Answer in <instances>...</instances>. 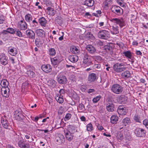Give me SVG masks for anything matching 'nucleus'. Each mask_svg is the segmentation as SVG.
<instances>
[{
    "mask_svg": "<svg viewBox=\"0 0 148 148\" xmlns=\"http://www.w3.org/2000/svg\"><path fill=\"white\" fill-rule=\"evenodd\" d=\"M114 71L117 73H120L126 70L125 64L123 63H117L113 66Z\"/></svg>",
    "mask_w": 148,
    "mask_h": 148,
    "instance_id": "nucleus-1",
    "label": "nucleus"
},
{
    "mask_svg": "<svg viewBox=\"0 0 148 148\" xmlns=\"http://www.w3.org/2000/svg\"><path fill=\"white\" fill-rule=\"evenodd\" d=\"M98 36L100 38L106 39L110 36V32L106 30H101L98 33Z\"/></svg>",
    "mask_w": 148,
    "mask_h": 148,
    "instance_id": "nucleus-2",
    "label": "nucleus"
},
{
    "mask_svg": "<svg viewBox=\"0 0 148 148\" xmlns=\"http://www.w3.org/2000/svg\"><path fill=\"white\" fill-rule=\"evenodd\" d=\"M111 90L114 93L119 94L122 92L123 89V87L120 85L114 84L112 86Z\"/></svg>",
    "mask_w": 148,
    "mask_h": 148,
    "instance_id": "nucleus-3",
    "label": "nucleus"
},
{
    "mask_svg": "<svg viewBox=\"0 0 148 148\" xmlns=\"http://www.w3.org/2000/svg\"><path fill=\"white\" fill-rule=\"evenodd\" d=\"M146 131L141 128H137L135 130V134L138 137H143L146 135Z\"/></svg>",
    "mask_w": 148,
    "mask_h": 148,
    "instance_id": "nucleus-4",
    "label": "nucleus"
},
{
    "mask_svg": "<svg viewBox=\"0 0 148 148\" xmlns=\"http://www.w3.org/2000/svg\"><path fill=\"white\" fill-rule=\"evenodd\" d=\"M84 60L83 64L86 66H90L92 64L90 58H89L88 55L87 53L85 52L83 53Z\"/></svg>",
    "mask_w": 148,
    "mask_h": 148,
    "instance_id": "nucleus-5",
    "label": "nucleus"
},
{
    "mask_svg": "<svg viewBox=\"0 0 148 148\" xmlns=\"http://www.w3.org/2000/svg\"><path fill=\"white\" fill-rule=\"evenodd\" d=\"M25 33L27 37L30 39L33 40V41H34V39L35 38V33L32 30L28 29L26 31Z\"/></svg>",
    "mask_w": 148,
    "mask_h": 148,
    "instance_id": "nucleus-6",
    "label": "nucleus"
},
{
    "mask_svg": "<svg viewBox=\"0 0 148 148\" xmlns=\"http://www.w3.org/2000/svg\"><path fill=\"white\" fill-rule=\"evenodd\" d=\"M110 21L112 22H114L117 24L119 25L121 27H122L125 26V23L123 19L121 18L119 19L117 18H111Z\"/></svg>",
    "mask_w": 148,
    "mask_h": 148,
    "instance_id": "nucleus-7",
    "label": "nucleus"
},
{
    "mask_svg": "<svg viewBox=\"0 0 148 148\" xmlns=\"http://www.w3.org/2000/svg\"><path fill=\"white\" fill-rule=\"evenodd\" d=\"M97 79L96 75L95 73H91L89 75L88 78V82L89 83H92Z\"/></svg>",
    "mask_w": 148,
    "mask_h": 148,
    "instance_id": "nucleus-8",
    "label": "nucleus"
},
{
    "mask_svg": "<svg viewBox=\"0 0 148 148\" xmlns=\"http://www.w3.org/2000/svg\"><path fill=\"white\" fill-rule=\"evenodd\" d=\"M58 82L61 84H65L67 81L66 76L64 75H60L57 77Z\"/></svg>",
    "mask_w": 148,
    "mask_h": 148,
    "instance_id": "nucleus-9",
    "label": "nucleus"
},
{
    "mask_svg": "<svg viewBox=\"0 0 148 148\" xmlns=\"http://www.w3.org/2000/svg\"><path fill=\"white\" fill-rule=\"evenodd\" d=\"M127 97L124 95H120L117 98V101L121 104L125 103L127 102Z\"/></svg>",
    "mask_w": 148,
    "mask_h": 148,
    "instance_id": "nucleus-10",
    "label": "nucleus"
},
{
    "mask_svg": "<svg viewBox=\"0 0 148 148\" xmlns=\"http://www.w3.org/2000/svg\"><path fill=\"white\" fill-rule=\"evenodd\" d=\"M8 58L5 56L4 54H1L0 55V60L1 64L5 65L8 63L7 60Z\"/></svg>",
    "mask_w": 148,
    "mask_h": 148,
    "instance_id": "nucleus-11",
    "label": "nucleus"
},
{
    "mask_svg": "<svg viewBox=\"0 0 148 148\" xmlns=\"http://www.w3.org/2000/svg\"><path fill=\"white\" fill-rule=\"evenodd\" d=\"M1 123L3 127L5 129H8L9 127V123L6 117L4 116L2 117Z\"/></svg>",
    "mask_w": 148,
    "mask_h": 148,
    "instance_id": "nucleus-12",
    "label": "nucleus"
},
{
    "mask_svg": "<svg viewBox=\"0 0 148 148\" xmlns=\"http://www.w3.org/2000/svg\"><path fill=\"white\" fill-rule=\"evenodd\" d=\"M41 69L43 71L47 73H50L52 70L51 65L48 64L42 65L41 66Z\"/></svg>",
    "mask_w": 148,
    "mask_h": 148,
    "instance_id": "nucleus-13",
    "label": "nucleus"
},
{
    "mask_svg": "<svg viewBox=\"0 0 148 148\" xmlns=\"http://www.w3.org/2000/svg\"><path fill=\"white\" fill-rule=\"evenodd\" d=\"M65 138L64 136L62 134H59L58 137L56 138V141L59 144L64 143L65 141Z\"/></svg>",
    "mask_w": 148,
    "mask_h": 148,
    "instance_id": "nucleus-14",
    "label": "nucleus"
},
{
    "mask_svg": "<svg viewBox=\"0 0 148 148\" xmlns=\"http://www.w3.org/2000/svg\"><path fill=\"white\" fill-rule=\"evenodd\" d=\"M18 146L20 148H29V145L27 143H25L23 140H19L18 143Z\"/></svg>",
    "mask_w": 148,
    "mask_h": 148,
    "instance_id": "nucleus-15",
    "label": "nucleus"
},
{
    "mask_svg": "<svg viewBox=\"0 0 148 148\" xmlns=\"http://www.w3.org/2000/svg\"><path fill=\"white\" fill-rule=\"evenodd\" d=\"M86 48L88 53L90 54H93L96 51L95 47L91 45H88Z\"/></svg>",
    "mask_w": 148,
    "mask_h": 148,
    "instance_id": "nucleus-16",
    "label": "nucleus"
},
{
    "mask_svg": "<svg viewBox=\"0 0 148 148\" xmlns=\"http://www.w3.org/2000/svg\"><path fill=\"white\" fill-rule=\"evenodd\" d=\"M106 108L108 111L112 112L114 110V105L111 101H109L107 104Z\"/></svg>",
    "mask_w": 148,
    "mask_h": 148,
    "instance_id": "nucleus-17",
    "label": "nucleus"
},
{
    "mask_svg": "<svg viewBox=\"0 0 148 148\" xmlns=\"http://www.w3.org/2000/svg\"><path fill=\"white\" fill-rule=\"evenodd\" d=\"M65 133V136L66 139L69 141L70 142L73 139V134L67 131L66 132H64Z\"/></svg>",
    "mask_w": 148,
    "mask_h": 148,
    "instance_id": "nucleus-18",
    "label": "nucleus"
},
{
    "mask_svg": "<svg viewBox=\"0 0 148 148\" xmlns=\"http://www.w3.org/2000/svg\"><path fill=\"white\" fill-rule=\"evenodd\" d=\"M36 32L37 36L41 37H45V32L42 29H39L36 30Z\"/></svg>",
    "mask_w": 148,
    "mask_h": 148,
    "instance_id": "nucleus-19",
    "label": "nucleus"
},
{
    "mask_svg": "<svg viewBox=\"0 0 148 148\" xmlns=\"http://www.w3.org/2000/svg\"><path fill=\"white\" fill-rule=\"evenodd\" d=\"M125 108L122 106L119 107L117 110V112L119 114L122 115H125L126 114Z\"/></svg>",
    "mask_w": 148,
    "mask_h": 148,
    "instance_id": "nucleus-20",
    "label": "nucleus"
},
{
    "mask_svg": "<svg viewBox=\"0 0 148 148\" xmlns=\"http://www.w3.org/2000/svg\"><path fill=\"white\" fill-rule=\"evenodd\" d=\"M69 60L71 62L75 63L78 60V57L76 55H70L69 57Z\"/></svg>",
    "mask_w": 148,
    "mask_h": 148,
    "instance_id": "nucleus-21",
    "label": "nucleus"
},
{
    "mask_svg": "<svg viewBox=\"0 0 148 148\" xmlns=\"http://www.w3.org/2000/svg\"><path fill=\"white\" fill-rule=\"evenodd\" d=\"M123 53L124 54L125 56L128 58L133 60V58L132 57V53L130 51H124L123 52Z\"/></svg>",
    "mask_w": 148,
    "mask_h": 148,
    "instance_id": "nucleus-22",
    "label": "nucleus"
},
{
    "mask_svg": "<svg viewBox=\"0 0 148 148\" xmlns=\"http://www.w3.org/2000/svg\"><path fill=\"white\" fill-rule=\"evenodd\" d=\"M121 76L124 78L127 79L130 77L131 73L129 71H125L121 73Z\"/></svg>",
    "mask_w": 148,
    "mask_h": 148,
    "instance_id": "nucleus-23",
    "label": "nucleus"
},
{
    "mask_svg": "<svg viewBox=\"0 0 148 148\" xmlns=\"http://www.w3.org/2000/svg\"><path fill=\"white\" fill-rule=\"evenodd\" d=\"M38 22L41 26L45 27L47 23V21L44 17H42L39 19Z\"/></svg>",
    "mask_w": 148,
    "mask_h": 148,
    "instance_id": "nucleus-24",
    "label": "nucleus"
},
{
    "mask_svg": "<svg viewBox=\"0 0 148 148\" xmlns=\"http://www.w3.org/2000/svg\"><path fill=\"white\" fill-rule=\"evenodd\" d=\"M94 3L93 0H86L84 2V5L89 7L92 6Z\"/></svg>",
    "mask_w": 148,
    "mask_h": 148,
    "instance_id": "nucleus-25",
    "label": "nucleus"
},
{
    "mask_svg": "<svg viewBox=\"0 0 148 148\" xmlns=\"http://www.w3.org/2000/svg\"><path fill=\"white\" fill-rule=\"evenodd\" d=\"M63 20V18L61 17L58 16L55 18V22L56 24L61 25L62 24Z\"/></svg>",
    "mask_w": 148,
    "mask_h": 148,
    "instance_id": "nucleus-26",
    "label": "nucleus"
},
{
    "mask_svg": "<svg viewBox=\"0 0 148 148\" xmlns=\"http://www.w3.org/2000/svg\"><path fill=\"white\" fill-rule=\"evenodd\" d=\"M118 120V117L115 115L112 116L110 118V122L112 124H116Z\"/></svg>",
    "mask_w": 148,
    "mask_h": 148,
    "instance_id": "nucleus-27",
    "label": "nucleus"
},
{
    "mask_svg": "<svg viewBox=\"0 0 148 148\" xmlns=\"http://www.w3.org/2000/svg\"><path fill=\"white\" fill-rule=\"evenodd\" d=\"M76 127L74 125H70L69 127L68 130V131L70 132L73 134L76 131Z\"/></svg>",
    "mask_w": 148,
    "mask_h": 148,
    "instance_id": "nucleus-28",
    "label": "nucleus"
},
{
    "mask_svg": "<svg viewBox=\"0 0 148 148\" xmlns=\"http://www.w3.org/2000/svg\"><path fill=\"white\" fill-rule=\"evenodd\" d=\"M122 122L124 125L126 126L130 123L131 120L129 118L126 117L123 119Z\"/></svg>",
    "mask_w": 148,
    "mask_h": 148,
    "instance_id": "nucleus-29",
    "label": "nucleus"
},
{
    "mask_svg": "<svg viewBox=\"0 0 148 148\" xmlns=\"http://www.w3.org/2000/svg\"><path fill=\"white\" fill-rule=\"evenodd\" d=\"M55 99L58 102L60 103H62L63 102V98L62 96H61V95H58L55 97Z\"/></svg>",
    "mask_w": 148,
    "mask_h": 148,
    "instance_id": "nucleus-30",
    "label": "nucleus"
},
{
    "mask_svg": "<svg viewBox=\"0 0 148 148\" xmlns=\"http://www.w3.org/2000/svg\"><path fill=\"white\" fill-rule=\"evenodd\" d=\"M27 24L26 22L20 23V28L21 30H25L27 28Z\"/></svg>",
    "mask_w": 148,
    "mask_h": 148,
    "instance_id": "nucleus-31",
    "label": "nucleus"
},
{
    "mask_svg": "<svg viewBox=\"0 0 148 148\" xmlns=\"http://www.w3.org/2000/svg\"><path fill=\"white\" fill-rule=\"evenodd\" d=\"M10 90L9 88H8V92H7V90L2 92L1 91V95L2 96L6 98L9 97L10 95L9 94Z\"/></svg>",
    "mask_w": 148,
    "mask_h": 148,
    "instance_id": "nucleus-32",
    "label": "nucleus"
},
{
    "mask_svg": "<svg viewBox=\"0 0 148 148\" xmlns=\"http://www.w3.org/2000/svg\"><path fill=\"white\" fill-rule=\"evenodd\" d=\"M116 138L119 141H121L122 140L123 138V133L120 132H118Z\"/></svg>",
    "mask_w": 148,
    "mask_h": 148,
    "instance_id": "nucleus-33",
    "label": "nucleus"
},
{
    "mask_svg": "<svg viewBox=\"0 0 148 148\" xmlns=\"http://www.w3.org/2000/svg\"><path fill=\"white\" fill-rule=\"evenodd\" d=\"M25 18L26 21L27 22H29L30 21H32V15L29 14H27L25 16Z\"/></svg>",
    "mask_w": 148,
    "mask_h": 148,
    "instance_id": "nucleus-34",
    "label": "nucleus"
},
{
    "mask_svg": "<svg viewBox=\"0 0 148 148\" xmlns=\"http://www.w3.org/2000/svg\"><path fill=\"white\" fill-rule=\"evenodd\" d=\"M15 118L16 120L20 121L23 119L24 118V116L22 114H19L18 115H16L15 116Z\"/></svg>",
    "mask_w": 148,
    "mask_h": 148,
    "instance_id": "nucleus-35",
    "label": "nucleus"
},
{
    "mask_svg": "<svg viewBox=\"0 0 148 148\" xmlns=\"http://www.w3.org/2000/svg\"><path fill=\"white\" fill-rule=\"evenodd\" d=\"M103 48L104 49L108 52L111 51L112 50V47L110 45H105Z\"/></svg>",
    "mask_w": 148,
    "mask_h": 148,
    "instance_id": "nucleus-36",
    "label": "nucleus"
},
{
    "mask_svg": "<svg viewBox=\"0 0 148 148\" xmlns=\"http://www.w3.org/2000/svg\"><path fill=\"white\" fill-rule=\"evenodd\" d=\"M78 109L80 110L79 112H84L85 110V106L82 103H81L79 104Z\"/></svg>",
    "mask_w": 148,
    "mask_h": 148,
    "instance_id": "nucleus-37",
    "label": "nucleus"
},
{
    "mask_svg": "<svg viewBox=\"0 0 148 148\" xmlns=\"http://www.w3.org/2000/svg\"><path fill=\"white\" fill-rule=\"evenodd\" d=\"M8 82L6 80H2L1 83V86H3L5 87H8Z\"/></svg>",
    "mask_w": 148,
    "mask_h": 148,
    "instance_id": "nucleus-38",
    "label": "nucleus"
},
{
    "mask_svg": "<svg viewBox=\"0 0 148 148\" xmlns=\"http://www.w3.org/2000/svg\"><path fill=\"white\" fill-rule=\"evenodd\" d=\"M47 10L49 12V14L51 15H54L55 14L56 12L53 8L48 7L47 8Z\"/></svg>",
    "mask_w": 148,
    "mask_h": 148,
    "instance_id": "nucleus-39",
    "label": "nucleus"
},
{
    "mask_svg": "<svg viewBox=\"0 0 148 148\" xmlns=\"http://www.w3.org/2000/svg\"><path fill=\"white\" fill-rule=\"evenodd\" d=\"M27 73L30 77H35V73L31 70H27Z\"/></svg>",
    "mask_w": 148,
    "mask_h": 148,
    "instance_id": "nucleus-40",
    "label": "nucleus"
},
{
    "mask_svg": "<svg viewBox=\"0 0 148 148\" xmlns=\"http://www.w3.org/2000/svg\"><path fill=\"white\" fill-rule=\"evenodd\" d=\"M120 8L119 6H116L114 8V10H112V11L117 14H119L120 13Z\"/></svg>",
    "mask_w": 148,
    "mask_h": 148,
    "instance_id": "nucleus-41",
    "label": "nucleus"
},
{
    "mask_svg": "<svg viewBox=\"0 0 148 148\" xmlns=\"http://www.w3.org/2000/svg\"><path fill=\"white\" fill-rule=\"evenodd\" d=\"M48 83L50 86L54 87L56 85V82L55 80L51 79L48 81Z\"/></svg>",
    "mask_w": 148,
    "mask_h": 148,
    "instance_id": "nucleus-42",
    "label": "nucleus"
},
{
    "mask_svg": "<svg viewBox=\"0 0 148 148\" xmlns=\"http://www.w3.org/2000/svg\"><path fill=\"white\" fill-rule=\"evenodd\" d=\"M51 61L53 65H56L59 63V60L56 58H54L51 59Z\"/></svg>",
    "mask_w": 148,
    "mask_h": 148,
    "instance_id": "nucleus-43",
    "label": "nucleus"
},
{
    "mask_svg": "<svg viewBox=\"0 0 148 148\" xmlns=\"http://www.w3.org/2000/svg\"><path fill=\"white\" fill-rule=\"evenodd\" d=\"M49 55L51 56H54L56 53L55 49L53 48H51L49 49Z\"/></svg>",
    "mask_w": 148,
    "mask_h": 148,
    "instance_id": "nucleus-44",
    "label": "nucleus"
},
{
    "mask_svg": "<svg viewBox=\"0 0 148 148\" xmlns=\"http://www.w3.org/2000/svg\"><path fill=\"white\" fill-rule=\"evenodd\" d=\"M101 98V96L100 95L97 96L95 97L92 100V101L93 103H96L98 101H99Z\"/></svg>",
    "mask_w": 148,
    "mask_h": 148,
    "instance_id": "nucleus-45",
    "label": "nucleus"
},
{
    "mask_svg": "<svg viewBox=\"0 0 148 148\" xmlns=\"http://www.w3.org/2000/svg\"><path fill=\"white\" fill-rule=\"evenodd\" d=\"M86 127L87 130L88 131H91L92 130V125L90 123L88 124L86 126Z\"/></svg>",
    "mask_w": 148,
    "mask_h": 148,
    "instance_id": "nucleus-46",
    "label": "nucleus"
},
{
    "mask_svg": "<svg viewBox=\"0 0 148 148\" xmlns=\"http://www.w3.org/2000/svg\"><path fill=\"white\" fill-rule=\"evenodd\" d=\"M118 28V27H113V31L112 34H116L119 33V32Z\"/></svg>",
    "mask_w": 148,
    "mask_h": 148,
    "instance_id": "nucleus-47",
    "label": "nucleus"
},
{
    "mask_svg": "<svg viewBox=\"0 0 148 148\" xmlns=\"http://www.w3.org/2000/svg\"><path fill=\"white\" fill-rule=\"evenodd\" d=\"M35 43L36 45L38 47L40 45L41 43H40V40L39 38H36L35 40Z\"/></svg>",
    "mask_w": 148,
    "mask_h": 148,
    "instance_id": "nucleus-48",
    "label": "nucleus"
},
{
    "mask_svg": "<svg viewBox=\"0 0 148 148\" xmlns=\"http://www.w3.org/2000/svg\"><path fill=\"white\" fill-rule=\"evenodd\" d=\"M8 32L11 34H14L15 33V31L14 29L12 28H8L7 29Z\"/></svg>",
    "mask_w": 148,
    "mask_h": 148,
    "instance_id": "nucleus-49",
    "label": "nucleus"
},
{
    "mask_svg": "<svg viewBox=\"0 0 148 148\" xmlns=\"http://www.w3.org/2000/svg\"><path fill=\"white\" fill-rule=\"evenodd\" d=\"M71 114L69 113H68L66 114L65 117L64 118V120L65 121H68L71 118Z\"/></svg>",
    "mask_w": 148,
    "mask_h": 148,
    "instance_id": "nucleus-50",
    "label": "nucleus"
},
{
    "mask_svg": "<svg viewBox=\"0 0 148 148\" xmlns=\"http://www.w3.org/2000/svg\"><path fill=\"white\" fill-rule=\"evenodd\" d=\"M143 124L148 129V120L145 119L143 121Z\"/></svg>",
    "mask_w": 148,
    "mask_h": 148,
    "instance_id": "nucleus-51",
    "label": "nucleus"
},
{
    "mask_svg": "<svg viewBox=\"0 0 148 148\" xmlns=\"http://www.w3.org/2000/svg\"><path fill=\"white\" fill-rule=\"evenodd\" d=\"M15 34H16V35L18 36L19 37H22L23 36L21 32L19 30H16L15 31Z\"/></svg>",
    "mask_w": 148,
    "mask_h": 148,
    "instance_id": "nucleus-52",
    "label": "nucleus"
},
{
    "mask_svg": "<svg viewBox=\"0 0 148 148\" xmlns=\"http://www.w3.org/2000/svg\"><path fill=\"white\" fill-rule=\"evenodd\" d=\"M134 119L136 122H140L139 121L140 117L137 115H135L134 116Z\"/></svg>",
    "mask_w": 148,
    "mask_h": 148,
    "instance_id": "nucleus-53",
    "label": "nucleus"
},
{
    "mask_svg": "<svg viewBox=\"0 0 148 148\" xmlns=\"http://www.w3.org/2000/svg\"><path fill=\"white\" fill-rule=\"evenodd\" d=\"M122 2V1H120V0H117V3L120 6L123 7H125V5L124 4V3L123 2Z\"/></svg>",
    "mask_w": 148,
    "mask_h": 148,
    "instance_id": "nucleus-54",
    "label": "nucleus"
},
{
    "mask_svg": "<svg viewBox=\"0 0 148 148\" xmlns=\"http://www.w3.org/2000/svg\"><path fill=\"white\" fill-rule=\"evenodd\" d=\"M72 49V51L75 54L78 53L79 51L78 49L75 47H73Z\"/></svg>",
    "mask_w": 148,
    "mask_h": 148,
    "instance_id": "nucleus-55",
    "label": "nucleus"
},
{
    "mask_svg": "<svg viewBox=\"0 0 148 148\" xmlns=\"http://www.w3.org/2000/svg\"><path fill=\"white\" fill-rule=\"evenodd\" d=\"M26 68L27 70H33V69L34 68L33 66L30 65H28L26 67Z\"/></svg>",
    "mask_w": 148,
    "mask_h": 148,
    "instance_id": "nucleus-56",
    "label": "nucleus"
},
{
    "mask_svg": "<svg viewBox=\"0 0 148 148\" xmlns=\"http://www.w3.org/2000/svg\"><path fill=\"white\" fill-rule=\"evenodd\" d=\"M92 36V34H91L90 32H88L86 35V36L85 37L87 39H89Z\"/></svg>",
    "mask_w": 148,
    "mask_h": 148,
    "instance_id": "nucleus-57",
    "label": "nucleus"
},
{
    "mask_svg": "<svg viewBox=\"0 0 148 148\" xmlns=\"http://www.w3.org/2000/svg\"><path fill=\"white\" fill-rule=\"evenodd\" d=\"M21 110L19 109L17 110H16L14 112V115L15 116L16 115H17L19 114H21Z\"/></svg>",
    "mask_w": 148,
    "mask_h": 148,
    "instance_id": "nucleus-58",
    "label": "nucleus"
},
{
    "mask_svg": "<svg viewBox=\"0 0 148 148\" xmlns=\"http://www.w3.org/2000/svg\"><path fill=\"white\" fill-rule=\"evenodd\" d=\"M5 20L4 17L2 16H0V24L3 23Z\"/></svg>",
    "mask_w": 148,
    "mask_h": 148,
    "instance_id": "nucleus-59",
    "label": "nucleus"
},
{
    "mask_svg": "<svg viewBox=\"0 0 148 148\" xmlns=\"http://www.w3.org/2000/svg\"><path fill=\"white\" fill-rule=\"evenodd\" d=\"M111 0H106L105 2V5L108 6V4H110L111 2Z\"/></svg>",
    "mask_w": 148,
    "mask_h": 148,
    "instance_id": "nucleus-60",
    "label": "nucleus"
},
{
    "mask_svg": "<svg viewBox=\"0 0 148 148\" xmlns=\"http://www.w3.org/2000/svg\"><path fill=\"white\" fill-rule=\"evenodd\" d=\"M46 4L47 6H50L52 4L51 2L49 0H46Z\"/></svg>",
    "mask_w": 148,
    "mask_h": 148,
    "instance_id": "nucleus-61",
    "label": "nucleus"
},
{
    "mask_svg": "<svg viewBox=\"0 0 148 148\" xmlns=\"http://www.w3.org/2000/svg\"><path fill=\"white\" fill-rule=\"evenodd\" d=\"M2 86V88L1 89V91H3L4 90H7V89H8V88H9L8 87H5V86Z\"/></svg>",
    "mask_w": 148,
    "mask_h": 148,
    "instance_id": "nucleus-62",
    "label": "nucleus"
},
{
    "mask_svg": "<svg viewBox=\"0 0 148 148\" xmlns=\"http://www.w3.org/2000/svg\"><path fill=\"white\" fill-rule=\"evenodd\" d=\"M136 53L137 55L142 56V53L140 51H137Z\"/></svg>",
    "mask_w": 148,
    "mask_h": 148,
    "instance_id": "nucleus-63",
    "label": "nucleus"
},
{
    "mask_svg": "<svg viewBox=\"0 0 148 148\" xmlns=\"http://www.w3.org/2000/svg\"><path fill=\"white\" fill-rule=\"evenodd\" d=\"M95 91V90L94 89H89L88 92L89 93H90L91 92H94Z\"/></svg>",
    "mask_w": 148,
    "mask_h": 148,
    "instance_id": "nucleus-64",
    "label": "nucleus"
}]
</instances>
